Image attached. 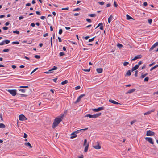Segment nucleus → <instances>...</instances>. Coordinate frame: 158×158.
I'll return each mask as SVG.
<instances>
[{
  "instance_id": "nucleus-36",
  "label": "nucleus",
  "mask_w": 158,
  "mask_h": 158,
  "mask_svg": "<svg viewBox=\"0 0 158 158\" xmlns=\"http://www.w3.org/2000/svg\"><path fill=\"white\" fill-rule=\"evenodd\" d=\"M148 22L150 24H151L152 22V19H148Z\"/></svg>"
},
{
  "instance_id": "nucleus-45",
  "label": "nucleus",
  "mask_w": 158,
  "mask_h": 158,
  "mask_svg": "<svg viewBox=\"0 0 158 158\" xmlns=\"http://www.w3.org/2000/svg\"><path fill=\"white\" fill-rule=\"evenodd\" d=\"M37 59H39L40 58V56L37 55H35L34 56Z\"/></svg>"
},
{
  "instance_id": "nucleus-38",
  "label": "nucleus",
  "mask_w": 158,
  "mask_h": 158,
  "mask_svg": "<svg viewBox=\"0 0 158 158\" xmlns=\"http://www.w3.org/2000/svg\"><path fill=\"white\" fill-rule=\"evenodd\" d=\"M12 44H19V42L18 41H14L12 42Z\"/></svg>"
},
{
  "instance_id": "nucleus-40",
  "label": "nucleus",
  "mask_w": 158,
  "mask_h": 158,
  "mask_svg": "<svg viewBox=\"0 0 158 158\" xmlns=\"http://www.w3.org/2000/svg\"><path fill=\"white\" fill-rule=\"evenodd\" d=\"M64 55V53L63 52H60L59 53V55L60 56H62Z\"/></svg>"
},
{
  "instance_id": "nucleus-53",
  "label": "nucleus",
  "mask_w": 158,
  "mask_h": 158,
  "mask_svg": "<svg viewBox=\"0 0 158 158\" xmlns=\"http://www.w3.org/2000/svg\"><path fill=\"white\" fill-rule=\"evenodd\" d=\"M87 140L86 139H85L84 141V145H86V144L87 143Z\"/></svg>"
},
{
  "instance_id": "nucleus-63",
  "label": "nucleus",
  "mask_w": 158,
  "mask_h": 158,
  "mask_svg": "<svg viewBox=\"0 0 158 158\" xmlns=\"http://www.w3.org/2000/svg\"><path fill=\"white\" fill-rule=\"evenodd\" d=\"M45 18V17L44 16H42L40 18L41 19L44 20V19Z\"/></svg>"
},
{
  "instance_id": "nucleus-62",
  "label": "nucleus",
  "mask_w": 158,
  "mask_h": 158,
  "mask_svg": "<svg viewBox=\"0 0 158 158\" xmlns=\"http://www.w3.org/2000/svg\"><path fill=\"white\" fill-rule=\"evenodd\" d=\"M48 34L47 33L44 34L43 36L44 37H46L48 36Z\"/></svg>"
},
{
  "instance_id": "nucleus-3",
  "label": "nucleus",
  "mask_w": 158,
  "mask_h": 158,
  "mask_svg": "<svg viewBox=\"0 0 158 158\" xmlns=\"http://www.w3.org/2000/svg\"><path fill=\"white\" fill-rule=\"evenodd\" d=\"M7 91L13 96H15L16 94V90L15 89H8Z\"/></svg>"
},
{
  "instance_id": "nucleus-46",
  "label": "nucleus",
  "mask_w": 158,
  "mask_h": 158,
  "mask_svg": "<svg viewBox=\"0 0 158 158\" xmlns=\"http://www.w3.org/2000/svg\"><path fill=\"white\" fill-rule=\"evenodd\" d=\"M80 10V9L79 8H77L73 10V11H78Z\"/></svg>"
},
{
  "instance_id": "nucleus-29",
  "label": "nucleus",
  "mask_w": 158,
  "mask_h": 158,
  "mask_svg": "<svg viewBox=\"0 0 158 158\" xmlns=\"http://www.w3.org/2000/svg\"><path fill=\"white\" fill-rule=\"evenodd\" d=\"M89 15L91 17H94L95 16L96 14H89Z\"/></svg>"
},
{
  "instance_id": "nucleus-22",
  "label": "nucleus",
  "mask_w": 158,
  "mask_h": 158,
  "mask_svg": "<svg viewBox=\"0 0 158 158\" xmlns=\"http://www.w3.org/2000/svg\"><path fill=\"white\" fill-rule=\"evenodd\" d=\"M131 74V72L130 70L128 71L126 73V75L127 76H130Z\"/></svg>"
},
{
  "instance_id": "nucleus-28",
  "label": "nucleus",
  "mask_w": 158,
  "mask_h": 158,
  "mask_svg": "<svg viewBox=\"0 0 158 158\" xmlns=\"http://www.w3.org/2000/svg\"><path fill=\"white\" fill-rule=\"evenodd\" d=\"M57 68L56 66H54L51 69L52 71V70H56L57 69Z\"/></svg>"
},
{
  "instance_id": "nucleus-39",
  "label": "nucleus",
  "mask_w": 158,
  "mask_h": 158,
  "mask_svg": "<svg viewBox=\"0 0 158 158\" xmlns=\"http://www.w3.org/2000/svg\"><path fill=\"white\" fill-rule=\"evenodd\" d=\"M128 64H129V62H125L123 63V65L124 66H126L127 65H128Z\"/></svg>"
},
{
  "instance_id": "nucleus-20",
  "label": "nucleus",
  "mask_w": 158,
  "mask_h": 158,
  "mask_svg": "<svg viewBox=\"0 0 158 158\" xmlns=\"http://www.w3.org/2000/svg\"><path fill=\"white\" fill-rule=\"evenodd\" d=\"M24 144L25 146H28L30 148H31L32 147L31 145L29 142L25 143Z\"/></svg>"
},
{
  "instance_id": "nucleus-52",
  "label": "nucleus",
  "mask_w": 158,
  "mask_h": 158,
  "mask_svg": "<svg viewBox=\"0 0 158 158\" xmlns=\"http://www.w3.org/2000/svg\"><path fill=\"white\" fill-rule=\"evenodd\" d=\"M5 44L4 40L0 43V45H3Z\"/></svg>"
},
{
  "instance_id": "nucleus-60",
  "label": "nucleus",
  "mask_w": 158,
  "mask_h": 158,
  "mask_svg": "<svg viewBox=\"0 0 158 158\" xmlns=\"http://www.w3.org/2000/svg\"><path fill=\"white\" fill-rule=\"evenodd\" d=\"M143 5L145 6H147V3L146 2H145L143 3Z\"/></svg>"
},
{
  "instance_id": "nucleus-25",
  "label": "nucleus",
  "mask_w": 158,
  "mask_h": 158,
  "mask_svg": "<svg viewBox=\"0 0 158 158\" xmlns=\"http://www.w3.org/2000/svg\"><path fill=\"white\" fill-rule=\"evenodd\" d=\"M157 67H158V64L155 65L154 66H153V67L151 68L150 69V71L154 69H155V68H156Z\"/></svg>"
},
{
  "instance_id": "nucleus-50",
  "label": "nucleus",
  "mask_w": 158,
  "mask_h": 158,
  "mask_svg": "<svg viewBox=\"0 0 158 158\" xmlns=\"http://www.w3.org/2000/svg\"><path fill=\"white\" fill-rule=\"evenodd\" d=\"M3 29L4 30H8V27H3Z\"/></svg>"
},
{
  "instance_id": "nucleus-32",
  "label": "nucleus",
  "mask_w": 158,
  "mask_h": 158,
  "mask_svg": "<svg viewBox=\"0 0 158 158\" xmlns=\"http://www.w3.org/2000/svg\"><path fill=\"white\" fill-rule=\"evenodd\" d=\"M18 90L19 91H21L22 92L24 93L25 91V90L24 89H18Z\"/></svg>"
},
{
  "instance_id": "nucleus-47",
  "label": "nucleus",
  "mask_w": 158,
  "mask_h": 158,
  "mask_svg": "<svg viewBox=\"0 0 158 158\" xmlns=\"http://www.w3.org/2000/svg\"><path fill=\"white\" fill-rule=\"evenodd\" d=\"M155 47L157 46H158V41L157 42H156V43H155L153 45Z\"/></svg>"
},
{
  "instance_id": "nucleus-61",
  "label": "nucleus",
  "mask_w": 158,
  "mask_h": 158,
  "mask_svg": "<svg viewBox=\"0 0 158 158\" xmlns=\"http://www.w3.org/2000/svg\"><path fill=\"white\" fill-rule=\"evenodd\" d=\"M57 78H54V79H53V81L55 82H56V81H57Z\"/></svg>"
},
{
  "instance_id": "nucleus-16",
  "label": "nucleus",
  "mask_w": 158,
  "mask_h": 158,
  "mask_svg": "<svg viewBox=\"0 0 158 158\" xmlns=\"http://www.w3.org/2000/svg\"><path fill=\"white\" fill-rule=\"evenodd\" d=\"M126 19L127 20L133 19V20H134V19L133 18H132L128 14L126 15Z\"/></svg>"
},
{
  "instance_id": "nucleus-4",
  "label": "nucleus",
  "mask_w": 158,
  "mask_h": 158,
  "mask_svg": "<svg viewBox=\"0 0 158 158\" xmlns=\"http://www.w3.org/2000/svg\"><path fill=\"white\" fill-rule=\"evenodd\" d=\"M19 119L20 121H24L25 120H27V118H26L24 115L23 114H21L19 116Z\"/></svg>"
},
{
  "instance_id": "nucleus-7",
  "label": "nucleus",
  "mask_w": 158,
  "mask_h": 158,
  "mask_svg": "<svg viewBox=\"0 0 158 158\" xmlns=\"http://www.w3.org/2000/svg\"><path fill=\"white\" fill-rule=\"evenodd\" d=\"M145 139L146 140L148 141L150 143L152 144H153L154 143L152 140V138L146 137Z\"/></svg>"
},
{
  "instance_id": "nucleus-48",
  "label": "nucleus",
  "mask_w": 158,
  "mask_h": 158,
  "mask_svg": "<svg viewBox=\"0 0 158 158\" xmlns=\"http://www.w3.org/2000/svg\"><path fill=\"white\" fill-rule=\"evenodd\" d=\"M80 88V86H77L75 87V89L76 90L79 89Z\"/></svg>"
},
{
  "instance_id": "nucleus-41",
  "label": "nucleus",
  "mask_w": 158,
  "mask_h": 158,
  "mask_svg": "<svg viewBox=\"0 0 158 158\" xmlns=\"http://www.w3.org/2000/svg\"><path fill=\"white\" fill-rule=\"evenodd\" d=\"M155 47L153 45L151 47V48H150V49H149V50L150 51L152 50L154 48H155Z\"/></svg>"
},
{
  "instance_id": "nucleus-27",
  "label": "nucleus",
  "mask_w": 158,
  "mask_h": 158,
  "mask_svg": "<svg viewBox=\"0 0 158 158\" xmlns=\"http://www.w3.org/2000/svg\"><path fill=\"white\" fill-rule=\"evenodd\" d=\"M4 41L5 43V44H9L10 42V41L8 40H4Z\"/></svg>"
},
{
  "instance_id": "nucleus-37",
  "label": "nucleus",
  "mask_w": 158,
  "mask_h": 158,
  "mask_svg": "<svg viewBox=\"0 0 158 158\" xmlns=\"http://www.w3.org/2000/svg\"><path fill=\"white\" fill-rule=\"evenodd\" d=\"M13 33H16L17 34H19V31H13Z\"/></svg>"
},
{
  "instance_id": "nucleus-56",
  "label": "nucleus",
  "mask_w": 158,
  "mask_h": 158,
  "mask_svg": "<svg viewBox=\"0 0 158 158\" xmlns=\"http://www.w3.org/2000/svg\"><path fill=\"white\" fill-rule=\"evenodd\" d=\"M69 8L67 7L65 8H62L61 9L63 10H67Z\"/></svg>"
},
{
  "instance_id": "nucleus-42",
  "label": "nucleus",
  "mask_w": 158,
  "mask_h": 158,
  "mask_svg": "<svg viewBox=\"0 0 158 158\" xmlns=\"http://www.w3.org/2000/svg\"><path fill=\"white\" fill-rule=\"evenodd\" d=\"M20 88H28V86H21L19 87Z\"/></svg>"
},
{
  "instance_id": "nucleus-33",
  "label": "nucleus",
  "mask_w": 158,
  "mask_h": 158,
  "mask_svg": "<svg viewBox=\"0 0 158 158\" xmlns=\"http://www.w3.org/2000/svg\"><path fill=\"white\" fill-rule=\"evenodd\" d=\"M148 80H149V77H146L145 78V79H144V81L145 82H147L148 81Z\"/></svg>"
},
{
  "instance_id": "nucleus-12",
  "label": "nucleus",
  "mask_w": 158,
  "mask_h": 158,
  "mask_svg": "<svg viewBox=\"0 0 158 158\" xmlns=\"http://www.w3.org/2000/svg\"><path fill=\"white\" fill-rule=\"evenodd\" d=\"M109 101L110 102L112 103L113 104H120L118 103V102H116V101L112 99H109Z\"/></svg>"
},
{
  "instance_id": "nucleus-51",
  "label": "nucleus",
  "mask_w": 158,
  "mask_h": 158,
  "mask_svg": "<svg viewBox=\"0 0 158 158\" xmlns=\"http://www.w3.org/2000/svg\"><path fill=\"white\" fill-rule=\"evenodd\" d=\"M99 3L100 5H102L104 4L105 3L103 2H99Z\"/></svg>"
},
{
  "instance_id": "nucleus-6",
  "label": "nucleus",
  "mask_w": 158,
  "mask_h": 158,
  "mask_svg": "<svg viewBox=\"0 0 158 158\" xmlns=\"http://www.w3.org/2000/svg\"><path fill=\"white\" fill-rule=\"evenodd\" d=\"M155 133L151 131L150 130H149V131H147L146 135L147 136H152L154 135Z\"/></svg>"
},
{
  "instance_id": "nucleus-14",
  "label": "nucleus",
  "mask_w": 158,
  "mask_h": 158,
  "mask_svg": "<svg viewBox=\"0 0 158 158\" xmlns=\"http://www.w3.org/2000/svg\"><path fill=\"white\" fill-rule=\"evenodd\" d=\"M154 110H152L150 111H148V112L144 113V115H148L150 114L151 112H153L154 111Z\"/></svg>"
},
{
  "instance_id": "nucleus-10",
  "label": "nucleus",
  "mask_w": 158,
  "mask_h": 158,
  "mask_svg": "<svg viewBox=\"0 0 158 158\" xmlns=\"http://www.w3.org/2000/svg\"><path fill=\"white\" fill-rule=\"evenodd\" d=\"M88 128H86L85 129H81L80 130H78L75 131V132L76 133V134L79 133L80 132H82V131H85L86 130L88 129Z\"/></svg>"
},
{
  "instance_id": "nucleus-54",
  "label": "nucleus",
  "mask_w": 158,
  "mask_h": 158,
  "mask_svg": "<svg viewBox=\"0 0 158 158\" xmlns=\"http://www.w3.org/2000/svg\"><path fill=\"white\" fill-rule=\"evenodd\" d=\"M114 5L115 7H117V5L116 4V2L115 1H114Z\"/></svg>"
},
{
  "instance_id": "nucleus-55",
  "label": "nucleus",
  "mask_w": 158,
  "mask_h": 158,
  "mask_svg": "<svg viewBox=\"0 0 158 158\" xmlns=\"http://www.w3.org/2000/svg\"><path fill=\"white\" fill-rule=\"evenodd\" d=\"M85 96V95L84 94H82V95H80L79 97L81 98H81L82 97H84V96Z\"/></svg>"
},
{
  "instance_id": "nucleus-18",
  "label": "nucleus",
  "mask_w": 158,
  "mask_h": 158,
  "mask_svg": "<svg viewBox=\"0 0 158 158\" xmlns=\"http://www.w3.org/2000/svg\"><path fill=\"white\" fill-rule=\"evenodd\" d=\"M139 67V66L138 65H136L134 67H133L132 68V71H135V70H136Z\"/></svg>"
},
{
  "instance_id": "nucleus-9",
  "label": "nucleus",
  "mask_w": 158,
  "mask_h": 158,
  "mask_svg": "<svg viewBox=\"0 0 158 158\" xmlns=\"http://www.w3.org/2000/svg\"><path fill=\"white\" fill-rule=\"evenodd\" d=\"M104 107H101L97 109H94L92 110L95 112H98L103 110L104 109Z\"/></svg>"
},
{
  "instance_id": "nucleus-49",
  "label": "nucleus",
  "mask_w": 158,
  "mask_h": 158,
  "mask_svg": "<svg viewBox=\"0 0 158 158\" xmlns=\"http://www.w3.org/2000/svg\"><path fill=\"white\" fill-rule=\"evenodd\" d=\"M62 33V30L61 29H60L59 31V34H61Z\"/></svg>"
},
{
  "instance_id": "nucleus-34",
  "label": "nucleus",
  "mask_w": 158,
  "mask_h": 158,
  "mask_svg": "<svg viewBox=\"0 0 158 158\" xmlns=\"http://www.w3.org/2000/svg\"><path fill=\"white\" fill-rule=\"evenodd\" d=\"M117 46L119 48H121L123 47V45L121 44H118L117 45Z\"/></svg>"
},
{
  "instance_id": "nucleus-8",
  "label": "nucleus",
  "mask_w": 158,
  "mask_h": 158,
  "mask_svg": "<svg viewBox=\"0 0 158 158\" xmlns=\"http://www.w3.org/2000/svg\"><path fill=\"white\" fill-rule=\"evenodd\" d=\"M142 57V56L141 55H137L136 56H135L133 58H131V61H135V60L141 58Z\"/></svg>"
},
{
  "instance_id": "nucleus-1",
  "label": "nucleus",
  "mask_w": 158,
  "mask_h": 158,
  "mask_svg": "<svg viewBox=\"0 0 158 158\" xmlns=\"http://www.w3.org/2000/svg\"><path fill=\"white\" fill-rule=\"evenodd\" d=\"M64 116V114H60L59 116L56 117L53 122L52 127L55 128L62 121Z\"/></svg>"
},
{
  "instance_id": "nucleus-19",
  "label": "nucleus",
  "mask_w": 158,
  "mask_h": 158,
  "mask_svg": "<svg viewBox=\"0 0 158 158\" xmlns=\"http://www.w3.org/2000/svg\"><path fill=\"white\" fill-rule=\"evenodd\" d=\"M96 70L98 73H100L102 72L103 69L102 68H98Z\"/></svg>"
},
{
  "instance_id": "nucleus-2",
  "label": "nucleus",
  "mask_w": 158,
  "mask_h": 158,
  "mask_svg": "<svg viewBox=\"0 0 158 158\" xmlns=\"http://www.w3.org/2000/svg\"><path fill=\"white\" fill-rule=\"evenodd\" d=\"M101 114V113H99L98 114H95L94 115H91V114H87L85 115V117H89L90 118H97L99 116H100Z\"/></svg>"
},
{
  "instance_id": "nucleus-59",
  "label": "nucleus",
  "mask_w": 158,
  "mask_h": 158,
  "mask_svg": "<svg viewBox=\"0 0 158 158\" xmlns=\"http://www.w3.org/2000/svg\"><path fill=\"white\" fill-rule=\"evenodd\" d=\"M83 157H84V156L83 155H81L80 156H78V158H83Z\"/></svg>"
},
{
  "instance_id": "nucleus-5",
  "label": "nucleus",
  "mask_w": 158,
  "mask_h": 158,
  "mask_svg": "<svg viewBox=\"0 0 158 158\" xmlns=\"http://www.w3.org/2000/svg\"><path fill=\"white\" fill-rule=\"evenodd\" d=\"M97 145L93 146V148L96 149H99L101 148V147L99 145V143L98 142H96Z\"/></svg>"
},
{
  "instance_id": "nucleus-30",
  "label": "nucleus",
  "mask_w": 158,
  "mask_h": 158,
  "mask_svg": "<svg viewBox=\"0 0 158 158\" xmlns=\"http://www.w3.org/2000/svg\"><path fill=\"white\" fill-rule=\"evenodd\" d=\"M81 99L79 97H78L77 100L76 101L75 103H77L79 102L80 101Z\"/></svg>"
},
{
  "instance_id": "nucleus-11",
  "label": "nucleus",
  "mask_w": 158,
  "mask_h": 158,
  "mask_svg": "<svg viewBox=\"0 0 158 158\" xmlns=\"http://www.w3.org/2000/svg\"><path fill=\"white\" fill-rule=\"evenodd\" d=\"M71 136L70 137L71 139L74 138H75L77 136V134L75 132L72 133L71 134Z\"/></svg>"
},
{
  "instance_id": "nucleus-35",
  "label": "nucleus",
  "mask_w": 158,
  "mask_h": 158,
  "mask_svg": "<svg viewBox=\"0 0 158 158\" xmlns=\"http://www.w3.org/2000/svg\"><path fill=\"white\" fill-rule=\"evenodd\" d=\"M90 69H83V70L85 72H89L90 71Z\"/></svg>"
},
{
  "instance_id": "nucleus-31",
  "label": "nucleus",
  "mask_w": 158,
  "mask_h": 158,
  "mask_svg": "<svg viewBox=\"0 0 158 158\" xmlns=\"http://www.w3.org/2000/svg\"><path fill=\"white\" fill-rule=\"evenodd\" d=\"M52 73L51 69L49 70L48 71L45 72V73L46 74L50 73Z\"/></svg>"
},
{
  "instance_id": "nucleus-43",
  "label": "nucleus",
  "mask_w": 158,
  "mask_h": 158,
  "mask_svg": "<svg viewBox=\"0 0 158 158\" xmlns=\"http://www.w3.org/2000/svg\"><path fill=\"white\" fill-rule=\"evenodd\" d=\"M9 51V49H5L3 50V51L4 52H8Z\"/></svg>"
},
{
  "instance_id": "nucleus-26",
  "label": "nucleus",
  "mask_w": 158,
  "mask_h": 158,
  "mask_svg": "<svg viewBox=\"0 0 158 158\" xmlns=\"http://www.w3.org/2000/svg\"><path fill=\"white\" fill-rule=\"evenodd\" d=\"M148 75V73H146V74H142L141 75V78H144L146 75Z\"/></svg>"
},
{
  "instance_id": "nucleus-64",
  "label": "nucleus",
  "mask_w": 158,
  "mask_h": 158,
  "mask_svg": "<svg viewBox=\"0 0 158 158\" xmlns=\"http://www.w3.org/2000/svg\"><path fill=\"white\" fill-rule=\"evenodd\" d=\"M142 61H140L139 62H138V64H137V65H139V66L141 64H142Z\"/></svg>"
},
{
  "instance_id": "nucleus-13",
  "label": "nucleus",
  "mask_w": 158,
  "mask_h": 158,
  "mask_svg": "<svg viewBox=\"0 0 158 158\" xmlns=\"http://www.w3.org/2000/svg\"><path fill=\"white\" fill-rule=\"evenodd\" d=\"M135 90V89H131L129 90L126 93V94H130L134 92Z\"/></svg>"
},
{
  "instance_id": "nucleus-57",
  "label": "nucleus",
  "mask_w": 158,
  "mask_h": 158,
  "mask_svg": "<svg viewBox=\"0 0 158 158\" xmlns=\"http://www.w3.org/2000/svg\"><path fill=\"white\" fill-rule=\"evenodd\" d=\"M27 137V135L25 133H24V136L23 137L25 138H26Z\"/></svg>"
},
{
  "instance_id": "nucleus-23",
  "label": "nucleus",
  "mask_w": 158,
  "mask_h": 158,
  "mask_svg": "<svg viewBox=\"0 0 158 158\" xmlns=\"http://www.w3.org/2000/svg\"><path fill=\"white\" fill-rule=\"evenodd\" d=\"M68 82V81L67 80H65L64 81L62 82L61 83V84H62V85H64L65 84H67Z\"/></svg>"
},
{
  "instance_id": "nucleus-44",
  "label": "nucleus",
  "mask_w": 158,
  "mask_h": 158,
  "mask_svg": "<svg viewBox=\"0 0 158 158\" xmlns=\"http://www.w3.org/2000/svg\"><path fill=\"white\" fill-rule=\"evenodd\" d=\"M95 37H93V38L90 39L89 40V42H91L93 41Z\"/></svg>"
},
{
  "instance_id": "nucleus-58",
  "label": "nucleus",
  "mask_w": 158,
  "mask_h": 158,
  "mask_svg": "<svg viewBox=\"0 0 158 158\" xmlns=\"http://www.w3.org/2000/svg\"><path fill=\"white\" fill-rule=\"evenodd\" d=\"M86 20L87 22L89 23H91V20L89 19H87Z\"/></svg>"
},
{
  "instance_id": "nucleus-21",
  "label": "nucleus",
  "mask_w": 158,
  "mask_h": 158,
  "mask_svg": "<svg viewBox=\"0 0 158 158\" xmlns=\"http://www.w3.org/2000/svg\"><path fill=\"white\" fill-rule=\"evenodd\" d=\"M103 23H100L98 25V26L100 27V29L101 30H103Z\"/></svg>"
},
{
  "instance_id": "nucleus-15",
  "label": "nucleus",
  "mask_w": 158,
  "mask_h": 158,
  "mask_svg": "<svg viewBox=\"0 0 158 158\" xmlns=\"http://www.w3.org/2000/svg\"><path fill=\"white\" fill-rule=\"evenodd\" d=\"M89 146V143H87L86 144V145H85V149H84V152H87Z\"/></svg>"
},
{
  "instance_id": "nucleus-17",
  "label": "nucleus",
  "mask_w": 158,
  "mask_h": 158,
  "mask_svg": "<svg viewBox=\"0 0 158 158\" xmlns=\"http://www.w3.org/2000/svg\"><path fill=\"white\" fill-rule=\"evenodd\" d=\"M112 18H113V16L112 15H111L108 18V22L109 23H110L111 22V21L112 20Z\"/></svg>"
},
{
  "instance_id": "nucleus-24",
  "label": "nucleus",
  "mask_w": 158,
  "mask_h": 158,
  "mask_svg": "<svg viewBox=\"0 0 158 158\" xmlns=\"http://www.w3.org/2000/svg\"><path fill=\"white\" fill-rule=\"evenodd\" d=\"M5 127V126L3 123H0V128H4Z\"/></svg>"
}]
</instances>
